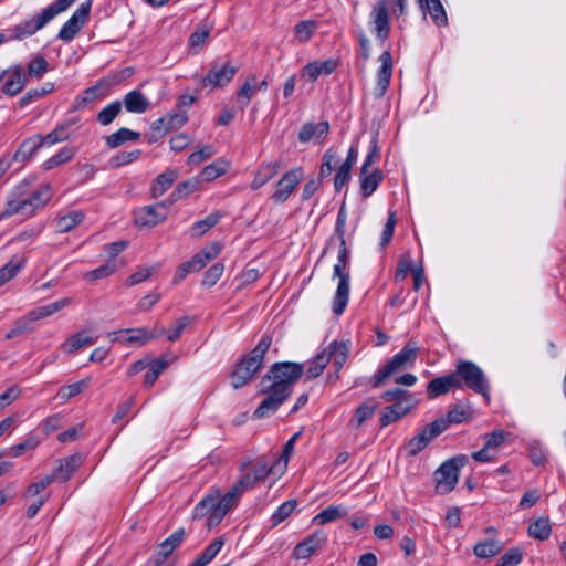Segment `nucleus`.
I'll use <instances>...</instances> for the list:
<instances>
[{"mask_svg":"<svg viewBox=\"0 0 566 566\" xmlns=\"http://www.w3.org/2000/svg\"><path fill=\"white\" fill-rule=\"evenodd\" d=\"M347 211L345 206L342 205L336 218L335 232L328 241V245L332 244L333 240L336 239L339 243L337 261L333 268V279H338V284L333 298L332 310L335 315H342L346 310L349 300V282L350 273L348 270L349 250L346 247L345 233H346Z\"/></svg>","mask_w":566,"mask_h":566,"instance_id":"1","label":"nucleus"},{"mask_svg":"<svg viewBox=\"0 0 566 566\" xmlns=\"http://www.w3.org/2000/svg\"><path fill=\"white\" fill-rule=\"evenodd\" d=\"M240 495L231 488L226 494L220 495L219 490H210L195 506L192 516L195 520L207 516V527L220 524L226 514L238 505Z\"/></svg>","mask_w":566,"mask_h":566,"instance_id":"2","label":"nucleus"},{"mask_svg":"<svg viewBox=\"0 0 566 566\" xmlns=\"http://www.w3.org/2000/svg\"><path fill=\"white\" fill-rule=\"evenodd\" d=\"M76 0H55L30 18L8 29L10 41H22L49 24L57 14L66 11Z\"/></svg>","mask_w":566,"mask_h":566,"instance_id":"3","label":"nucleus"},{"mask_svg":"<svg viewBox=\"0 0 566 566\" xmlns=\"http://www.w3.org/2000/svg\"><path fill=\"white\" fill-rule=\"evenodd\" d=\"M272 344V337L263 335L256 346L241 359L234 371L231 374L232 386L239 389L248 384L256 371L262 367L264 355Z\"/></svg>","mask_w":566,"mask_h":566,"instance_id":"4","label":"nucleus"},{"mask_svg":"<svg viewBox=\"0 0 566 566\" xmlns=\"http://www.w3.org/2000/svg\"><path fill=\"white\" fill-rule=\"evenodd\" d=\"M304 373V366L298 363L280 361L271 366L269 373L263 377L262 382L271 381V388L279 391H286L291 396L293 386Z\"/></svg>","mask_w":566,"mask_h":566,"instance_id":"5","label":"nucleus"},{"mask_svg":"<svg viewBox=\"0 0 566 566\" xmlns=\"http://www.w3.org/2000/svg\"><path fill=\"white\" fill-rule=\"evenodd\" d=\"M460 389L468 388L490 399V386L484 371L471 360H459L452 371Z\"/></svg>","mask_w":566,"mask_h":566,"instance_id":"6","label":"nucleus"},{"mask_svg":"<svg viewBox=\"0 0 566 566\" xmlns=\"http://www.w3.org/2000/svg\"><path fill=\"white\" fill-rule=\"evenodd\" d=\"M468 457L459 454L443 462L434 472L436 490L440 494L450 493L459 481V471L468 463Z\"/></svg>","mask_w":566,"mask_h":566,"instance_id":"7","label":"nucleus"},{"mask_svg":"<svg viewBox=\"0 0 566 566\" xmlns=\"http://www.w3.org/2000/svg\"><path fill=\"white\" fill-rule=\"evenodd\" d=\"M443 431H446V426L442 420H433L432 422L424 426L421 431L412 437L403 447L407 457H416L422 450H424L428 444L440 436Z\"/></svg>","mask_w":566,"mask_h":566,"instance_id":"8","label":"nucleus"},{"mask_svg":"<svg viewBox=\"0 0 566 566\" xmlns=\"http://www.w3.org/2000/svg\"><path fill=\"white\" fill-rule=\"evenodd\" d=\"M92 9V0H86L64 22L57 33V38L64 42L72 41L88 20Z\"/></svg>","mask_w":566,"mask_h":566,"instance_id":"9","label":"nucleus"},{"mask_svg":"<svg viewBox=\"0 0 566 566\" xmlns=\"http://www.w3.org/2000/svg\"><path fill=\"white\" fill-rule=\"evenodd\" d=\"M303 179V169L301 167L293 168L283 174L275 185V190L270 199L277 205L284 203L294 192L300 181Z\"/></svg>","mask_w":566,"mask_h":566,"instance_id":"10","label":"nucleus"},{"mask_svg":"<svg viewBox=\"0 0 566 566\" xmlns=\"http://www.w3.org/2000/svg\"><path fill=\"white\" fill-rule=\"evenodd\" d=\"M237 72L238 67L229 61L224 63L214 62L202 78L201 84L211 88L223 87L232 81Z\"/></svg>","mask_w":566,"mask_h":566,"instance_id":"11","label":"nucleus"},{"mask_svg":"<svg viewBox=\"0 0 566 566\" xmlns=\"http://www.w3.org/2000/svg\"><path fill=\"white\" fill-rule=\"evenodd\" d=\"M1 92L7 96L18 95L27 84V74L22 65L15 64L0 74Z\"/></svg>","mask_w":566,"mask_h":566,"instance_id":"12","label":"nucleus"},{"mask_svg":"<svg viewBox=\"0 0 566 566\" xmlns=\"http://www.w3.org/2000/svg\"><path fill=\"white\" fill-rule=\"evenodd\" d=\"M262 392L266 394V397L253 412V417L255 419L265 418L274 413L289 398V396H286V391L281 392L275 388H271L270 385L264 386Z\"/></svg>","mask_w":566,"mask_h":566,"instance_id":"13","label":"nucleus"},{"mask_svg":"<svg viewBox=\"0 0 566 566\" xmlns=\"http://www.w3.org/2000/svg\"><path fill=\"white\" fill-rule=\"evenodd\" d=\"M119 342L128 345L140 347L148 342L156 339L164 335V328L159 331L148 329L146 327L127 328L117 332Z\"/></svg>","mask_w":566,"mask_h":566,"instance_id":"14","label":"nucleus"},{"mask_svg":"<svg viewBox=\"0 0 566 566\" xmlns=\"http://www.w3.org/2000/svg\"><path fill=\"white\" fill-rule=\"evenodd\" d=\"M370 23L374 25L373 30L377 39L382 43L390 33V22L387 4L385 0L378 1L371 10Z\"/></svg>","mask_w":566,"mask_h":566,"instance_id":"15","label":"nucleus"},{"mask_svg":"<svg viewBox=\"0 0 566 566\" xmlns=\"http://www.w3.org/2000/svg\"><path fill=\"white\" fill-rule=\"evenodd\" d=\"M168 205H170V203L169 202L165 203L163 201L157 206H145V207L140 208L135 213L136 224L140 228H143V227L153 228V227L157 226L158 223L165 221L167 218V214L165 212L160 211L159 209L160 208L165 209L168 207Z\"/></svg>","mask_w":566,"mask_h":566,"instance_id":"16","label":"nucleus"},{"mask_svg":"<svg viewBox=\"0 0 566 566\" xmlns=\"http://www.w3.org/2000/svg\"><path fill=\"white\" fill-rule=\"evenodd\" d=\"M111 83L108 80H101L97 84L87 87L75 97L74 99V108L81 109L84 108L87 104L102 99L109 94Z\"/></svg>","mask_w":566,"mask_h":566,"instance_id":"17","label":"nucleus"},{"mask_svg":"<svg viewBox=\"0 0 566 566\" xmlns=\"http://www.w3.org/2000/svg\"><path fill=\"white\" fill-rule=\"evenodd\" d=\"M419 353V346L417 342L409 340L402 349L392 356L387 363L390 369L396 373L399 369L413 365Z\"/></svg>","mask_w":566,"mask_h":566,"instance_id":"18","label":"nucleus"},{"mask_svg":"<svg viewBox=\"0 0 566 566\" xmlns=\"http://www.w3.org/2000/svg\"><path fill=\"white\" fill-rule=\"evenodd\" d=\"M453 389H460V385L457 382V379L451 371L450 374L436 377L429 381L426 392L429 399H434L439 396L448 394Z\"/></svg>","mask_w":566,"mask_h":566,"instance_id":"19","label":"nucleus"},{"mask_svg":"<svg viewBox=\"0 0 566 566\" xmlns=\"http://www.w3.org/2000/svg\"><path fill=\"white\" fill-rule=\"evenodd\" d=\"M185 536V528L179 527L172 534H170L165 541H163L158 545L155 565L158 566L161 563H164L172 554V552L184 542Z\"/></svg>","mask_w":566,"mask_h":566,"instance_id":"20","label":"nucleus"},{"mask_svg":"<svg viewBox=\"0 0 566 566\" xmlns=\"http://www.w3.org/2000/svg\"><path fill=\"white\" fill-rule=\"evenodd\" d=\"M325 542L326 536L323 532H314L295 546L293 554L297 559H306Z\"/></svg>","mask_w":566,"mask_h":566,"instance_id":"21","label":"nucleus"},{"mask_svg":"<svg viewBox=\"0 0 566 566\" xmlns=\"http://www.w3.org/2000/svg\"><path fill=\"white\" fill-rule=\"evenodd\" d=\"M379 61L381 66L377 73L376 94L378 97L385 95L392 75V59L389 51L380 54Z\"/></svg>","mask_w":566,"mask_h":566,"instance_id":"22","label":"nucleus"},{"mask_svg":"<svg viewBox=\"0 0 566 566\" xmlns=\"http://www.w3.org/2000/svg\"><path fill=\"white\" fill-rule=\"evenodd\" d=\"M44 146L43 145V140L41 139V135L40 134H36V135H33L27 139H24L18 147V149L15 150V153L13 154L12 158L9 159L11 163L12 161H17V163H25L28 161L30 158L33 157V155L36 154V151L42 147Z\"/></svg>","mask_w":566,"mask_h":566,"instance_id":"23","label":"nucleus"},{"mask_svg":"<svg viewBox=\"0 0 566 566\" xmlns=\"http://www.w3.org/2000/svg\"><path fill=\"white\" fill-rule=\"evenodd\" d=\"M337 69V62L333 59L307 63L302 69V75L308 81L315 82L321 75H331Z\"/></svg>","mask_w":566,"mask_h":566,"instance_id":"24","label":"nucleus"},{"mask_svg":"<svg viewBox=\"0 0 566 566\" xmlns=\"http://www.w3.org/2000/svg\"><path fill=\"white\" fill-rule=\"evenodd\" d=\"M411 400H400L396 401L390 406L385 407L382 415L379 419L380 427H387L390 423L399 420L403 416H406L411 409Z\"/></svg>","mask_w":566,"mask_h":566,"instance_id":"25","label":"nucleus"},{"mask_svg":"<svg viewBox=\"0 0 566 566\" xmlns=\"http://www.w3.org/2000/svg\"><path fill=\"white\" fill-rule=\"evenodd\" d=\"M77 119H67L61 125H57L52 132L45 136L41 135L44 146H53L57 143L67 140L74 133L73 127L77 124Z\"/></svg>","mask_w":566,"mask_h":566,"instance_id":"26","label":"nucleus"},{"mask_svg":"<svg viewBox=\"0 0 566 566\" xmlns=\"http://www.w3.org/2000/svg\"><path fill=\"white\" fill-rule=\"evenodd\" d=\"M221 249L222 247L219 242H212L202 248L189 260L192 270L196 272L202 270L210 261L214 260L220 254Z\"/></svg>","mask_w":566,"mask_h":566,"instance_id":"27","label":"nucleus"},{"mask_svg":"<svg viewBox=\"0 0 566 566\" xmlns=\"http://www.w3.org/2000/svg\"><path fill=\"white\" fill-rule=\"evenodd\" d=\"M70 304H72V298L63 297L55 302L33 308L32 311H30L27 314V316L32 324L35 321H39V319H42V318L53 315L54 313L63 310L64 307L69 306Z\"/></svg>","mask_w":566,"mask_h":566,"instance_id":"28","label":"nucleus"},{"mask_svg":"<svg viewBox=\"0 0 566 566\" xmlns=\"http://www.w3.org/2000/svg\"><path fill=\"white\" fill-rule=\"evenodd\" d=\"M384 180V172L380 169L373 171L359 172L360 193L364 198L370 197Z\"/></svg>","mask_w":566,"mask_h":566,"instance_id":"29","label":"nucleus"},{"mask_svg":"<svg viewBox=\"0 0 566 566\" xmlns=\"http://www.w3.org/2000/svg\"><path fill=\"white\" fill-rule=\"evenodd\" d=\"M282 167L283 165L280 160L262 164L251 182V188L260 189L263 187L268 181H270L279 174Z\"/></svg>","mask_w":566,"mask_h":566,"instance_id":"30","label":"nucleus"},{"mask_svg":"<svg viewBox=\"0 0 566 566\" xmlns=\"http://www.w3.org/2000/svg\"><path fill=\"white\" fill-rule=\"evenodd\" d=\"M324 355L333 361L336 370H340L347 360L349 354V346L345 342L333 340L324 350Z\"/></svg>","mask_w":566,"mask_h":566,"instance_id":"31","label":"nucleus"},{"mask_svg":"<svg viewBox=\"0 0 566 566\" xmlns=\"http://www.w3.org/2000/svg\"><path fill=\"white\" fill-rule=\"evenodd\" d=\"M418 6L423 13H429L432 21L438 27L448 24L447 12L440 0H417Z\"/></svg>","mask_w":566,"mask_h":566,"instance_id":"32","label":"nucleus"},{"mask_svg":"<svg viewBox=\"0 0 566 566\" xmlns=\"http://www.w3.org/2000/svg\"><path fill=\"white\" fill-rule=\"evenodd\" d=\"M177 359V356L164 355L148 364V370L144 376V386L153 387L159 375L168 367V365Z\"/></svg>","mask_w":566,"mask_h":566,"instance_id":"33","label":"nucleus"},{"mask_svg":"<svg viewBox=\"0 0 566 566\" xmlns=\"http://www.w3.org/2000/svg\"><path fill=\"white\" fill-rule=\"evenodd\" d=\"M51 196L52 193L50 185H43L38 190L33 191L30 196L23 198L28 210V217H31L36 210L43 208L45 203L51 199Z\"/></svg>","mask_w":566,"mask_h":566,"instance_id":"34","label":"nucleus"},{"mask_svg":"<svg viewBox=\"0 0 566 566\" xmlns=\"http://www.w3.org/2000/svg\"><path fill=\"white\" fill-rule=\"evenodd\" d=\"M329 132V124L326 120L314 123H305L298 132V140L301 143H308L312 139L324 138Z\"/></svg>","mask_w":566,"mask_h":566,"instance_id":"35","label":"nucleus"},{"mask_svg":"<svg viewBox=\"0 0 566 566\" xmlns=\"http://www.w3.org/2000/svg\"><path fill=\"white\" fill-rule=\"evenodd\" d=\"M83 462V457L80 453L71 454L60 460L59 467L54 470L57 479L61 482H66Z\"/></svg>","mask_w":566,"mask_h":566,"instance_id":"36","label":"nucleus"},{"mask_svg":"<svg viewBox=\"0 0 566 566\" xmlns=\"http://www.w3.org/2000/svg\"><path fill=\"white\" fill-rule=\"evenodd\" d=\"M124 106L129 113L142 114L150 107V103L139 90H133L124 96Z\"/></svg>","mask_w":566,"mask_h":566,"instance_id":"37","label":"nucleus"},{"mask_svg":"<svg viewBox=\"0 0 566 566\" xmlns=\"http://www.w3.org/2000/svg\"><path fill=\"white\" fill-rule=\"evenodd\" d=\"M348 514V510L340 504H332L322 510L313 517V523L317 525H325L338 518H343Z\"/></svg>","mask_w":566,"mask_h":566,"instance_id":"38","label":"nucleus"},{"mask_svg":"<svg viewBox=\"0 0 566 566\" xmlns=\"http://www.w3.org/2000/svg\"><path fill=\"white\" fill-rule=\"evenodd\" d=\"M27 259L22 256H12L1 269H0V287L12 280L24 266Z\"/></svg>","mask_w":566,"mask_h":566,"instance_id":"39","label":"nucleus"},{"mask_svg":"<svg viewBox=\"0 0 566 566\" xmlns=\"http://www.w3.org/2000/svg\"><path fill=\"white\" fill-rule=\"evenodd\" d=\"M85 214L81 210H73L55 221V229L60 233H66L73 230L77 224L83 222Z\"/></svg>","mask_w":566,"mask_h":566,"instance_id":"40","label":"nucleus"},{"mask_svg":"<svg viewBox=\"0 0 566 566\" xmlns=\"http://www.w3.org/2000/svg\"><path fill=\"white\" fill-rule=\"evenodd\" d=\"M200 178L199 177H192L190 179H187L180 184L177 185V187L172 190V192L169 195V203L176 202L195 191L199 189L200 186Z\"/></svg>","mask_w":566,"mask_h":566,"instance_id":"41","label":"nucleus"},{"mask_svg":"<svg viewBox=\"0 0 566 566\" xmlns=\"http://www.w3.org/2000/svg\"><path fill=\"white\" fill-rule=\"evenodd\" d=\"M230 167V164L224 159H217L213 163L207 165L198 176L200 178V182L202 181H212L218 177L224 175Z\"/></svg>","mask_w":566,"mask_h":566,"instance_id":"42","label":"nucleus"},{"mask_svg":"<svg viewBox=\"0 0 566 566\" xmlns=\"http://www.w3.org/2000/svg\"><path fill=\"white\" fill-rule=\"evenodd\" d=\"M95 338L84 335L83 332L72 335L67 340L61 344V349L67 354L73 355L84 346L93 345Z\"/></svg>","mask_w":566,"mask_h":566,"instance_id":"43","label":"nucleus"},{"mask_svg":"<svg viewBox=\"0 0 566 566\" xmlns=\"http://www.w3.org/2000/svg\"><path fill=\"white\" fill-rule=\"evenodd\" d=\"M76 147L73 146H65L61 148L55 155L48 158L43 164L42 167L44 170H51L62 164L69 163L74 158L76 155Z\"/></svg>","mask_w":566,"mask_h":566,"instance_id":"44","label":"nucleus"},{"mask_svg":"<svg viewBox=\"0 0 566 566\" xmlns=\"http://www.w3.org/2000/svg\"><path fill=\"white\" fill-rule=\"evenodd\" d=\"M118 270V262L116 259H108L101 266L88 271L84 274V280L88 282H96L98 280L108 277Z\"/></svg>","mask_w":566,"mask_h":566,"instance_id":"45","label":"nucleus"},{"mask_svg":"<svg viewBox=\"0 0 566 566\" xmlns=\"http://www.w3.org/2000/svg\"><path fill=\"white\" fill-rule=\"evenodd\" d=\"M40 442L41 440L38 434L30 432L22 442L11 446L8 451H6V454L13 458H19L27 451L34 450L40 444Z\"/></svg>","mask_w":566,"mask_h":566,"instance_id":"46","label":"nucleus"},{"mask_svg":"<svg viewBox=\"0 0 566 566\" xmlns=\"http://www.w3.org/2000/svg\"><path fill=\"white\" fill-rule=\"evenodd\" d=\"M502 549V544L494 538L478 542L473 546V553L479 558H491L497 555Z\"/></svg>","mask_w":566,"mask_h":566,"instance_id":"47","label":"nucleus"},{"mask_svg":"<svg viewBox=\"0 0 566 566\" xmlns=\"http://www.w3.org/2000/svg\"><path fill=\"white\" fill-rule=\"evenodd\" d=\"M223 544L224 542L222 538H216L203 549V552L191 563L190 566L208 565L219 554Z\"/></svg>","mask_w":566,"mask_h":566,"instance_id":"48","label":"nucleus"},{"mask_svg":"<svg viewBox=\"0 0 566 566\" xmlns=\"http://www.w3.org/2000/svg\"><path fill=\"white\" fill-rule=\"evenodd\" d=\"M139 138L140 134L138 132L122 127L117 132L106 137V144L109 148H117L126 142L138 140Z\"/></svg>","mask_w":566,"mask_h":566,"instance_id":"49","label":"nucleus"},{"mask_svg":"<svg viewBox=\"0 0 566 566\" xmlns=\"http://www.w3.org/2000/svg\"><path fill=\"white\" fill-rule=\"evenodd\" d=\"M176 178V172L172 170H168L158 175L151 187L153 197L157 198L163 196L166 190L172 186Z\"/></svg>","mask_w":566,"mask_h":566,"instance_id":"50","label":"nucleus"},{"mask_svg":"<svg viewBox=\"0 0 566 566\" xmlns=\"http://www.w3.org/2000/svg\"><path fill=\"white\" fill-rule=\"evenodd\" d=\"M222 213L219 211L208 214L205 219L195 222L191 227L192 237H201L211 228H213L221 219Z\"/></svg>","mask_w":566,"mask_h":566,"instance_id":"51","label":"nucleus"},{"mask_svg":"<svg viewBox=\"0 0 566 566\" xmlns=\"http://www.w3.org/2000/svg\"><path fill=\"white\" fill-rule=\"evenodd\" d=\"M552 533V526L547 517H539L528 526V534L535 539L545 541Z\"/></svg>","mask_w":566,"mask_h":566,"instance_id":"52","label":"nucleus"},{"mask_svg":"<svg viewBox=\"0 0 566 566\" xmlns=\"http://www.w3.org/2000/svg\"><path fill=\"white\" fill-rule=\"evenodd\" d=\"M120 111L122 102L114 101L98 112L96 119L101 125L107 126L113 123V120L119 115Z\"/></svg>","mask_w":566,"mask_h":566,"instance_id":"53","label":"nucleus"},{"mask_svg":"<svg viewBox=\"0 0 566 566\" xmlns=\"http://www.w3.org/2000/svg\"><path fill=\"white\" fill-rule=\"evenodd\" d=\"M49 71V63L42 55H36L33 57L27 67V78L32 77L40 80L43 77V75Z\"/></svg>","mask_w":566,"mask_h":566,"instance_id":"54","label":"nucleus"},{"mask_svg":"<svg viewBox=\"0 0 566 566\" xmlns=\"http://www.w3.org/2000/svg\"><path fill=\"white\" fill-rule=\"evenodd\" d=\"M317 23L313 20H303L294 27V33L298 42L305 43L314 35Z\"/></svg>","mask_w":566,"mask_h":566,"instance_id":"55","label":"nucleus"},{"mask_svg":"<svg viewBox=\"0 0 566 566\" xmlns=\"http://www.w3.org/2000/svg\"><path fill=\"white\" fill-rule=\"evenodd\" d=\"M255 82V76H250L240 87V90L237 93V101L240 105L241 109H244L252 96L255 94L256 88L253 86V83Z\"/></svg>","mask_w":566,"mask_h":566,"instance_id":"56","label":"nucleus"},{"mask_svg":"<svg viewBox=\"0 0 566 566\" xmlns=\"http://www.w3.org/2000/svg\"><path fill=\"white\" fill-rule=\"evenodd\" d=\"M18 213L28 217V210L25 207L24 199H10L7 201L4 209L0 213V221L6 220Z\"/></svg>","mask_w":566,"mask_h":566,"instance_id":"57","label":"nucleus"},{"mask_svg":"<svg viewBox=\"0 0 566 566\" xmlns=\"http://www.w3.org/2000/svg\"><path fill=\"white\" fill-rule=\"evenodd\" d=\"M91 379L85 378L74 384L63 386L60 388L57 395L63 400H69L77 395H80L84 389H86L90 385Z\"/></svg>","mask_w":566,"mask_h":566,"instance_id":"58","label":"nucleus"},{"mask_svg":"<svg viewBox=\"0 0 566 566\" xmlns=\"http://www.w3.org/2000/svg\"><path fill=\"white\" fill-rule=\"evenodd\" d=\"M329 363V358L323 354V352L318 353L313 360L310 363L308 368L305 373L307 379H314L318 377L327 364Z\"/></svg>","mask_w":566,"mask_h":566,"instance_id":"59","label":"nucleus"},{"mask_svg":"<svg viewBox=\"0 0 566 566\" xmlns=\"http://www.w3.org/2000/svg\"><path fill=\"white\" fill-rule=\"evenodd\" d=\"M296 506L297 502L295 500H289L282 503L271 516L272 525L276 526L285 521L296 509Z\"/></svg>","mask_w":566,"mask_h":566,"instance_id":"60","label":"nucleus"},{"mask_svg":"<svg viewBox=\"0 0 566 566\" xmlns=\"http://www.w3.org/2000/svg\"><path fill=\"white\" fill-rule=\"evenodd\" d=\"M509 436L510 433L502 429L494 430L484 436V446L496 454L497 449L504 443Z\"/></svg>","mask_w":566,"mask_h":566,"instance_id":"61","label":"nucleus"},{"mask_svg":"<svg viewBox=\"0 0 566 566\" xmlns=\"http://www.w3.org/2000/svg\"><path fill=\"white\" fill-rule=\"evenodd\" d=\"M140 154L142 151L139 149H134L130 151H118L109 159V166L113 168H118L128 165L137 160Z\"/></svg>","mask_w":566,"mask_h":566,"instance_id":"62","label":"nucleus"},{"mask_svg":"<svg viewBox=\"0 0 566 566\" xmlns=\"http://www.w3.org/2000/svg\"><path fill=\"white\" fill-rule=\"evenodd\" d=\"M523 559V551L520 547L509 548L496 562L495 566H517Z\"/></svg>","mask_w":566,"mask_h":566,"instance_id":"63","label":"nucleus"},{"mask_svg":"<svg viewBox=\"0 0 566 566\" xmlns=\"http://www.w3.org/2000/svg\"><path fill=\"white\" fill-rule=\"evenodd\" d=\"M376 409V405L373 402L361 403L355 411L352 419V423L355 427H360L367 419L371 418Z\"/></svg>","mask_w":566,"mask_h":566,"instance_id":"64","label":"nucleus"}]
</instances>
